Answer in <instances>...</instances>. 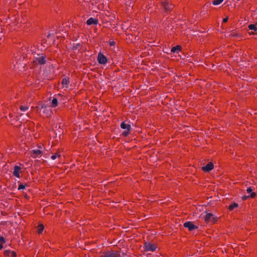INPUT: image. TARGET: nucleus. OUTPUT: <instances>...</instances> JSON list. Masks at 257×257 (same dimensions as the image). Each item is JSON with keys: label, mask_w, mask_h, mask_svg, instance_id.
I'll return each mask as SVG.
<instances>
[{"label": "nucleus", "mask_w": 257, "mask_h": 257, "mask_svg": "<svg viewBox=\"0 0 257 257\" xmlns=\"http://www.w3.org/2000/svg\"><path fill=\"white\" fill-rule=\"evenodd\" d=\"M129 134H130V131L126 130L122 133V135L124 137H126L129 135Z\"/></svg>", "instance_id": "393cba45"}, {"label": "nucleus", "mask_w": 257, "mask_h": 257, "mask_svg": "<svg viewBox=\"0 0 257 257\" xmlns=\"http://www.w3.org/2000/svg\"><path fill=\"white\" fill-rule=\"evenodd\" d=\"M120 127L122 129H125L128 131H130L131 126L129 124H126L124 122H122L120 124Z\"/></svg>", "instance_id": "2eb2a0df"}, {"label": "nucleus", "mask_w": 257, "mask_h": 257, "mask_svg": "<svg viewBox=\"0 0 257 257\" xmlns=\"http://www.w3.org/2000/svg\"><path fill=\"white\" fill-rule=\"evenodd\" d=\"M58 104V100L56 98H53L51 102V106L52 107H56Z\"/></svg>", "instance_id": "6ab92c4d"}, {"label": "nucleus", "mask_w": 257, "mask_h": 257, "mask_svg": "<svg viewBox=\"0 0 257 257\" xmlns=\"http://www.w3.org/2000/svg\"><path fill=\"white\" fill-rule=\"evenodd\" d=\"M21 170V168L18 166H15L13 171V174L17 178H20V173Z\"/></svg>", "instance_id": "f8f14e48"}, {"label": "nucleus", "mask_w": 257, "mask_h": 257, "mask_svg": "<svg viewBox=\"0 0 257 257\" xmlns=\"http://www.w3.org/2000/svg\"><path fill=\"white\" fill-rule=\"evenodd\" d=\"M3 243L0 244V249H2L3 248Z\"/></svg>", "instance_id": "c85d7f7f"}, {"label": "nucleus", "mask_w": 257, "mask_h": 257, "mask_svg": "<svg viewBox=\"0 0 257 257\" xmlns=\"http://www.w3.org/2000/svg\"><path fill=\"white\" fill-rule=\"evenodd\" d=\"M246 191H247V193H248V194L250 193V195L249 196L251 198H253L255 197V193L254 192H252V189L251 188H247L246 190Z\"/></svg>", "instance_id": "a211bd4d"}, {"label": "nucleus", "mask_w": 257, "mask_h": 257, "mask_svg": "<svg viewBox=\"0 0 257 257\" xmlns=\"http://www.w3.org/2000/svg\"><path fill=\"white\" fill-rule=\"evenodd\" d=\"M223 1V0H214L212 2V4L214 6H217L222 3Z\"/></svg>", "instance_id": "aec40b11"}, {"label": "nucleus", "mask_w": 257, "mask_h": 257, "mask_svg": "<svg viewBox=\"0 0 257 257\" xmlns=\"http://www.w3.org/2000/svg\"><path fill=\"white\" fill-rule=\"evenodd\" d=\"M204 219L207 223L214 224L217 221L218 218L211 213H207L204 217Z\"/></svg>", "instance_id": "f03ea898"}, {"label": "nucleus", "mask_w": 257, "mask_h": 257, "mask_svg": "<svg viewBox=\"0 0 257 257\" xmlns=\"http://www.w3.org/2000/svg\"><path fill=\"white\" fill-rule=\"evenodd\" d=\"M25 188V185L23 184H20L18 187L19 190L24 189Z\"/></svg>", "instance_id": "a878e982"}, {"label": "nucleus", "mask_w": 257, "mask_h": 257, "mask_svg": "<svg viewBox=\"0 0 257 257\" xmlns=\"http://www.w3.org/2000/svg\"><path fill=\"white\" fill-rule=\"evenodd\" d=\"M5 242V239L3 237H0V244L4 243Z\"/></svg>", "instance_id": "bb28decb"}, {"label": "nucleus", "mask_w": 257, "mask_h": 257, "mask_svg": "<svg viewBox=\"0 0 257 257\" xmlns=\"http://www.w3.org/2000/svg\"><path fill=\"white\" fill-rule=\"evenodd\" d=\"M36 108L38 113L43 117H48L51 115V106L45 102H39Z\"/></svg>", "instance_id": "f257e3e1"}, {"label": "nucleus", "mask_w": 257, "mask_h": 257, "mask_svg": "<svg viewBox=\"0 0 257 257\" xmlns=\"http://www.w3.org/2000/svg\"><path fill=\"white\" fill-rule=\"evenodd\" d=\"M181 50V47L180 45H177L176 46H175L173 47L171 49V52L173 53H178L180 52Z\"/></svg>", "instance_id": "dca6fc26"}, {"label": "nucleus", "mask_w": 257, "mask_h": 257, "mask_svg": "<svg viewBox=\"0 0 257 257\" xmlns=\"http://www.w3.org/2000/svg\"><path fill=\"white\" fill-rule=\"evenodd\" d=\"M114 44V42H110V45L112 46Z\"/></svg>", "instance_id": "c756f323"}, {"label": "nucleus", "mask_w": 257, "mask_h": 257, "mask_svg": "<svg viewBox=\"0 0 257 257\" xmlns=\"http://www.w3.org/2000/svg\"><path fill=\"white\" fill-rule=\"evenodd\" d=\"M184 226L189 229V230H193L197 227L190 221H188L184 224Z\"/></svg>", "instance_id": "9b49d317"}, {"label": "nucleus", "mask_w": 257, "mask_h": 257, "mask_svg": "<svg viewBox=\"0 0 257 257\" xmlns=\"http://www.w3.org/2000/svg\"><path fill=\"white\" fill-rule=\"evenodd\" d=\"M144 247L146 251H154L156 249L157 246L155 244L147 242L145 243Z\"/></svg>", "instance_id": "423d86ee"}, {"label": "nucleus", "mask_w": 257, "mask_h": 257, "mask_svg": "<svg viewBox=\"0 0 257 257\" xmlns=\"http://www.w3.org/2000/svg\"><path fill=\"white\" fill-rule=\"evenodd\" d=\"M61 156L60 153H56L55 155H53L51 156V159L52 160H55L56 158H59Z\"/></svg>", "instance_id": "b1692460"}, {"label": "nucleus", "mask_w": 257, "mask_h": 257, "mask_svg": "<svg viewBox=\"0 0 257 257\" xmlns=\"http://www.w3.org/2000/svg\"><path fill=\"white\" fill-rule=\"evenodd\" d=\"M44 227L43 225L41 224L38 226V233H41L44 230Z\"/></svg>", "instance_id": "5701e85b"}, {"label": "nucleus", "mask_w": 257, "mask_h": 257, "mask_svg": "<svg viewBox=\"0 0 257 257\" xmlns=\"http://www.w3.org/2000/svg\"><path fill=\"white\" fill-rule=\"evenodd\" d=\"M162 5L166 11H170L174 7L169 0H163L162 2Z\"/></svg>", "instance_id": "20e7f679"}, {"label": "nucleus", "mask_w": 257, "mask_h": 257, "mask_svg": "<svg viewBox=\"0 0 257 257\" xmlns=\"http://www.w3.org/2000/svg\"><path fill=\"white\" fill-rule=\"evenodd\" d=\"M69 83V81H68V80L66 78H63L62 79V82H61L62 85H63V87H68Z\"/></svg>", "instance_id": "f3484780"}, {"label": "nucleus", "mask_w": 257, "mask_h": 257, "mask_svg": "<svg viewBox=\"0 0 257 257\" xmlns=\"http://www.w3.org/2000/svg\"><path fill=\"white\" fill-rule=\"evenodd\" d=\"M248 29L250 30L253 31V32H249V35H254L255 34V32L257 31V24H250L248 25Z\"/></svg>", "instance_id": "ddd939ff"}, {"label": "nucleus", "mask_w": 257, "mask_h": 257, "mask_svg": "<svg viewBox=\"0 0 257 257\" xmlns=\"http://www.w3.org/2000/svg\"><path fill=\"white\" fill-rule=\"evenodd\" d=\"M120 253L117 251L109 250L104 253L100 257H120Z\"/></svg>", "instance_id": "7ed1b4c3"}, {"label": "nucleus", "mask_w": 257, "mask_h": 257, "mask_svg": "<svg viewBox=\"0 0 257 257\" xmlns=\"http://www.w3.org/2000/svg\"><path fill=\"white\" fill-rule=\"evenodd\" d=\"M228 17H226V18H225L224 19H223V23H226V22H227L228 21Z\"/></svg>", "instance_id": "cd10ccee"}, {"label": "nucleus", "mask_w": 257, "mask_h": 257, "mask_svg": "<svg viewBox=\"0 0 257 257\" xmlns=\"http://www.w3.org/2000/svg\"><path fill=\"white\" fill-rule=\"evenodd\" d=\"M213 168V164L210 162L207 164L206 166L202 167V169L205 172H209L212 170Z\"/></svg>", "instance_id": "9d476101"}, {"label": "nucleus", "mask_w": 257, "mask_h": 257, "mask_svg": "<svg viewBox=\"0 0 257 257\" xmlns=\"http://www.w3.org/2000/svg\"><path fill=\"white\" fill-rule=\"evenodd\" d=\"M46 61L45 56L43 54L38 57H36L34 60V62L38 63L40 65L44 64L46 63Z\"/></svg>", "instance_id": "39448f33"}, {"label": "nucleus", "mask_w": 257, "mask_h": 257, "mask_svg": "<svg viewBox=\"0 0 257 257\" xmlns=\"http://www.w3.org/2000/svg\"><path fill=\"white\" fill-rule=\"evenodd\" d=\"M97 60L99 63L101 64H105L107 62L106 57L101 53L98 54Z\"/></svg>", "instance_id": "0eeeda50"}, {"label": "nucleus", "mask_w": 257, "mask_h": 257, "mask_svg": "<svg viewBox=\"0 0 257 257\" xmlns=\"http://www.w3.org/2000/svg\"><path fill=\"white\" fill-rule=\"evenodd\" d=\"M42 152L39 149L33 150L31 151V155L34 158L40 156Z\"/></svg>", "instance_id": "1a4fd4ad"}, {"label": "nucleus", "mask_w": 257, "mask_h": 257, "mask_svg": "<svg viewBox=\"0 0 257 257\" xmlns=\"http://www.w3.org/2000/svg\"><path fill=\"white\" fill-rule=\"evenodd\" d=\"M20 108L21 111H26L28 109L29 106L27 105H21Z\"/></svg>", "instance_id": "4be33fe9"}, {"label": "nucleus", "mask_w": 257, "mask_h": 257, "mask_svg": "<svg viewBox=\"0 0 257 257\" xmlns=\"http://www.w3.org/2000/svg\"><path fill=\"white\" fill-rule=\"evenodd\" d=\"M98 23V21L96 19H93L92 18H90L87 21V24L88 25H91L92 24H97Z\"/></svg>", "instance_id": "4468645a"}, {"label": "nucleus", "mask_w": 257, "mask_h": 257, "mask_svg": "<svg viewBox=\"0 0 257 257\" xmlns=\"http://www.w3.org/2000/svg\"><path fill=\"white\" fill-rule=\"evenodd\" d=\"M238 207V204L236 203H234L232 204H231L229 206V209L230 210V211H232L233 209H234L235 208H236Z\"/></svg>", "instance_id": "412c9836"}, {"label": "nucleus", "mask_w": 257, "mask_h": 257, "mask_svg": "<svg viewBox=\"0 0 257 257\" xmlns=\"http://www.w3.org/2000/svg\"><path fill=\"white\" fill-rule=\"evenodd\" d=\"M4 255L6 257H16L17 253L15 251L10 250H6L4 251Z\"/></svg>", "instance_id": "6e6552de"}]
</instances>
